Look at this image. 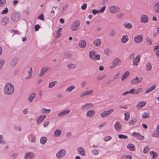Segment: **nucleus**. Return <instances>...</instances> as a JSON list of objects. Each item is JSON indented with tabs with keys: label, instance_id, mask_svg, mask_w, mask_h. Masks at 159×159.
<instances>
[{
	"label": "nucleus",
	"instance_id": "nucleus-1",
	"mask_svg": "<svg viewBox=\"0 0 159 159\" xmlns=\"http://www.w3.org/2000/svg\"><path fill=\"white\" fill-rule=\"evenodd\" d=\"M15 90L14 85L10 83H7L4 87V93L6 95H10L14 92Z\"/></svg>",
	"mask_w": 159,
	"mask_h": 159
},
{
	"label": "nucleus",
	"instance_id": "nucleus-2",
	"mask_svg": "<svg viewBox=\"0 0 159 159\" xmlns=\"http://www.w3.org/2000/svg\"><path fill=\"white\" fill-rule=\"evenodd\" d=\"M89 54L90 58L93 60H99L100 59V55L96 54L95 51H89Z\"/></svg>",
	"mask_w": 159,
	"mask_h": 159
},
{
	"label": "nucleus",
	"instance_id": "nucleus-3",
	"mask_svg": "<svg viewBox=\"0 0 159 159\" xmlns=\"http://www.w3.org/2000/svg\"><path fill=\"white\" fill-rule=\"evenodd\" d=\"M121 62V60L119 58H115L112 61L111 65L109 66V68L111 69L115 68L116 66L119 65Z\"/></svg>",
	"mask_w": 159,
	"mask_h": 159
},
{
	"label": "nucleus",
	"instance_id": "nucleus-4",
	"mask_svg": "<svg viewBox=\"0 0 159 159\" xmlns=\"http://www.w3.org/2000/svg\"><path fill=\"white\" fill-rule=\"evenodd\" d=\"M80 25V22L79 20H77L73 22L71 26V31H76L79 28V26Z\"/></svg>",
	"mask_w": 159,
	"mask_h": 159
},
{
	"label": "nucleus",
	"instance_id": "nucleus-5",
	"mask_svg": "<svg viewBox=\"0 0 159 159\" xmlns=\"http://www.w3.org/2000/svg\"><path fill=\"white\" fill-rule=\"evenodd\" d=\"M110 12L111 14H116L120 11V8L116 5L111 6L109 8Z\"/></svg>",
	"mask_w": 159,
	"mask_h": 159
},
{
	"label": "nucleus",
	"instance_id": "nucleus-6",
	"mask_svg": "<svg viewBox=\"0 0 159 159\" xmlns=\"http://www.w3.org/2000/svg\"><path fill=\"white\" fill-rule=\"evenodd\" d=\"M114 111V109H111L108 110L104 111L100 113V116L102 118H105L109 116Z\"/></svg>",
	"mask_w": 159,
	"mask_h": 159
},
{
	"label": "nucleus",
	"instance_id": "nucleus-7",
	"mask_svg": "<svg viewBox=\"0 0 159 159\" xmlns=\"http://www.w3.org/2000/svg\"><path fill=\"white\" fill-rule=\"evenodd\" d=\"M66 152L64 149L59 150L56 154V157L58 159H60L64 157L66 155Z\"/></svg>",
	"mask_w": 159,
	"mask_h": 159
},
{
	"label": "nucleus",
	"instance_id": "nucleus-8",
	"mask_svg": "<svg viewBox=\"0 0 159 159\" xmlns=\"http://www.w3.org/2000/svg\"><path fill=\"white\" fill-rule=\"evenodd\" d=\"M20 14L19 12H15L11 15V19L14 22L18 21L20 19Z\"/></svg>",
	"mask_w": 159,
	"mask_h": 159
},
{
	"label": "nucleus",
	"instance_id": "nucleus-9",
	"mask_svg": "<svg viewBox=\"0 0 159 159\" xmlns=\"http://www.w3.org/2000/svg\"><path fill=\"white\" fill-rule=\"evenodd\" d=\"M94 90L92 89H90L80 94V98H83L85 96L88 95H91L94 93Z\"/></svg>",
	"mask_w": 159,
	"mask_h": 159
},
{
	"label": "nucleus",
	"instance_id": "nucleus-10",
	"mask_svg": "<svg viewBox=\"0 0 159 159\" xmlns=\"http://www.w3.org/2000/svg\"><path fill=\"white\" fill-rule=\"evenodd\" d=\"M143 39V36L142 34L137 35L134 37V41L135 43L137 44L142 42Z\"/></svg>",
	"mask_w": 159,
	"mask_h": 159
},
{
	"label": "nucleus",
	"instance_id": "nucleus-11",
	"mask_svg": "<svg viewBox=\"0 0 159 159\" xmlns=\"http://www.w3.org/2000/svg\"><path fill=\"white\" fill-rule=\"evenodd\" d=\"M35 157V155L34 153L28 152H26L24 156V159H34Z\"/></svg>",
	"mask_w": 159,
	"mask_h": 159
},
{
	"label": "nucleus",
	"instance_id": "nucleus-12",
	"mask_svg": "<svg viewBox=\"0 0 159 159\" xmlns=\"http://www.w3.org/2000/svg\"><path fill=\"white\" fill-rule=\"evenodd\" d=\"M77 151L78 154L81 156L85 157L86 155L85 149L82 147H79L77 149Z\"/></svg>",
	"mask_w": 159,
	"mask_h": 159
},
{
	"label": "nucleus",
	"instance_id": "nucleus-13",
	"mask_svg": "<svg viewBox=\"0 0 159 159\" xmlns=\"http://www.w3.org/2000/svg\"><path fill=\"white\" fill-rule=\"evenodd\" d=\"M143 80V78L141 77H138L136 76L133 78L130 81V83L132 84H134L138 83L141 82Z\"/></svg>",
	"mask_w": 159,
	"mask_h": 159
},
{
	"label": "nucleus",
	"instance_id": "nucleus-14",
	"mask_svg": "<svg viewBox=\"0 0 159 159\" xmlns=\"http://www.w3.org/2000/svg\"><path fill=\"white\" fill-rule=\"evenodd\" d=\"M96 111L93 110H89L86 113V116L87 118H92L95 116Z\"/></svg>",
	"mask_w": 159,
	"mask_h": 159
},
{
	"label": "nucleus",
	"instance_id": "nucleus-15",
	"mask_svg": "<svg viewBox=\"0 0 159 159\" xmlns=\"http://www.w3.org/2000/svg\"><path fill=\"white\" fill-rule=\"evenodd\" d=\"M46 116L45 115H40L38 116L36 119V122L37 124L39 125L41 124L43 120L46 118Z\"/></svg>",
	"mask_w": 159,
	"mask_h": 159
},
{
	"label": "nucleus",
	"instance_id": "nucleus-16",
	"mask_svg": "<svg viewBox=\"0 0 159 159\" xmlns=\"http://www.w3.org/2000/svg\"><path fill=\"white\" fill-rule=\"evenodd\" d=\"M93 106V105L92 103H88L86 104L83 105L81 108V109L82 111H84L88 109H89L92 107Z\"/></svg>",
	"mask_w": 159,
	"mask_h": 159
},
{
	"label": "nucleus",
	"instance_id": "nucleus-17",
	"mask_svg": "<svg viewBox=\"0 0 159 159\" xmlns=\"http://www.w3.org/2000/svg\"><path fill=\"white\" fill-rule=\"evenodd\" d=\"M148 17L146 15H142L140 17V21L142 23L145 24L148 21Z\"/></svg>",
	"mask_w": 159,
	"mask_h": 159
},
{
	"label": "nucleus",
	"instance_id": "nucleus-18",
	"mask_svg": "<svg viewBox=\"0 0 159 159\" xmlns=\"http://www.w3.org/2000/svg\"><path fill=\"white\" fill-rule=\"evenodd\" d=\"M70 112V109H67L61 111L57 114L58 117H61L67 115Z\"/></svg>",
	"mask_w": 159,
	"mask_h": 159
},
{
	"label": "nucleus",
	"instance_id": "nucleus-19",
	"mask_svg": "<svg viewBox=\"0 0 159 159\" xmlns=\"http://www.w3.org/2000/svg\"><path fill=\"white\" fill-rule=\"evenodd\" d=\"M62 131L59 129H57L54 130L53 133V136L54 137L58 138L60 137L61 135Z\"/></svg>",
	"mask_w": 159,
	"mask_h": 159
},
{
	"label": "nucleus",
	"instance_id": "nucleus-20",
	"mask_svg": "<svg viewBox=\"0 0 159 159\" xmlns=\"http://www.w3.org/2000/svg\"><path fill=\"white\" fill-rule=\"evenodd\" d=\"M115 129L117 131H120L121 130L122 125L121 123L119 121H116L114 125Z\"/></svg>",
	"mask_w": 159,
	"mask_h": 159
},
{
	"label": "nucleus",
	"instance_id": "nucleus-21",
	"mask_svg": "<svg viewBox=\"0 0 159 159\" xmlns=\"http://www.w3.org/2000/svg\"><path fill=\"white\" fill-rule=\"evenodd\" d=\"M49 68L47 67H42L39 74V77L42 76L45 73L49 70Z\"/></svg>",
	"mask_w": 159,
	"mask_h": 159
},
{
	"label": "nucleus",
	"instance_id": "nucleus-22",
	"mask_svg": "<svg viewBox=\"0 0 159 159\" xmlns=\"http://www.w3.org/2000/svg\"><path fill=\"white\" fill-rule=\"evenodd\" d=\"M129 40V36L127 34L123 35L121 39V42L123 43H126Z\"/></svg>",
	"mask_w": 159,
	"mask_h": 159
},
{
	"label": "nucleus",
	"instance_id": "nucleus-23",
	"mask_svg": "<svg viewBox=\"0 0 159 159\" xmlns=\"http://www.w3.org/2000/svg\"><path fill=\"white\" fill-rule=\"evenodd\" d=\"M140 56L139 55H137L133 60V65L134 66H137L138 65V63L140 61Z\"/></svg>",
	"mask_w": 159,
	"mask_h": 159
},
{
	"label": "nucleus",
	"instance_id": "nucleus-24",
	"mask_svg": "<svg viewBox=\"0 0 159 159\" xmlns=\"http://www.w3.org/2000/svg\"><path fill=\"white\" fill-rule=\"evenodd\" d=\"M79 46L81 48H85L87 46L86 42L84 40H80L79 42Z\"/></svg>",
	"mask_w": 159,
	"mask_h": 159
},
{
	"label": "nucleus",
	"instance_id": "nucleus-25",
	"mask_svg": "<svg viewBox=\"0 0 159 159\" xmlns=\"http://www.w3.org/2000/svg\"><path fill=\"white\" fill-rule=\"evenodd\" d=\"M133 136L137 137L138 139L141 140H143L144 139L143 136L141 135L139 133L136 132H134L132 133Z\"/></svg>",
	"mask_w": 159,
	"mask_h": 159
},
{
	"label": "nucleus",
	"instance_id": "nucleus-26",
	"mask_svg": "<svg viewBox=\"0 0 159 159\" xmlns=\"http://www.w3.org/2000/svg\"><path fill=\"white\" fill-rule=\"evenodd\" d=\"M123 25L125 28L128 29H131L133 26L131 23L127 21L124 22L123 24Z\"/></svg>",
	"mask_w": 159,
	"mask_h": 159
},
{
	"label": "nucleus",
	"instance_id": "nucleus-27",
	"mask_svg": "<svg viewBox=\"0 0 159 159\" xmlns=\"http://www.w3.org/2000/svg\"><path fill=\"white\" fill-rule=\"evenodd\" d=\"M36 93L35 92H33L28 97V100L29 102H32L34 99L35 98Z\"/></svg>",
	"mask_w": 159,
	"mask_h": 159
},
{
	"label": "nucleus",
	"instance_id": "nucleus-28",
	"mask_svg": "<svg viewBox=\"0 0 159 159\" xmlns=\"http://www.w3.org/2000/svg\"><path fill=\"white\" fill-rule=\"evenodd\" d=\"M138 122V120L136 118H134L130 120L128 122V125L129 126L137 124Z\"/></svg>",
	"mask_w": 159,
	"mask_h": 159
},
{
	"label": "nucleus",
	"instance_id": "nucleus-29",
	"mask_svg": "<svg viewBox=\"0 0 159 159\" xmlns=\"http://www.w3.org/2000/svg\"><path fill=\"white\" fill-rule=\"evenodd\" d=\"M156 86L157 85L156 84H154L150 87L149 88H147L146 89L145 92V93L147 94L150 92H151L156 88Z\"/></svg>",
	"mask_w": 159,
	"mask_h": 159
},
{
	"label": "nucleus",
	"instance_id": "nucleus-30",
	"mask_svg": "<svg viewBox=\"0 0 159 159\" xmlns=\"http://www.w3.org/2000/svg\"><path fill=\"white\" fill-rule=\"evenodd\" d=\"M127 148L130 151H134L135 150L134 145L132 143H128L127 145Z\"/></svg>",
	"mask_w": 159,
	"mask_h": 159
},
{
	"label": "nucleus",
	"instance_id": "nucleus-31",
	"mask_svg": "<svg viewBox=\"0 0 159 159\" xmlns=\"http://www.w3.org/2000/svg\"><path fill=\"white\" fill-rule=\"evenodd\" d=\"M75 89V86L73 85H71L67 87V88L65 89V91L67 93H70L71 92Z\"/></svg>",
	"mask_w": 159,
	"mask_h": 159
},
{
	"label": "nucleus",
	"instance_id": "nucleus-32",
	"mask_svg": "<svg viewBox=\"0 0 159 159\" xmlns=\"http://www.w3.org/2000/svg\"><path fill=\"white\" fill-rule=\"evenodd\" d=\"M48 138L45 136H42L40 139V143L42 145L45 144L47 142Z\"/></svg>",
	"mask_w": 159,
	"mask_h": 159
},
{
	"label": "nucleus",
	"instance_id": "nucleus-33",
	"mask_svg": "<svg viewBox=\"0 0 159 159\" xmlns=\"http://www.w3.org/2000/svg\"><path fill=\"white\" fill-rule=\"evenodd\" d=\"M94 45L96 47H99L101 43V40L99 39H96L93 41Z\"/></svg>",
	"mask_w": 159,
	"mask_h": 159
},
{
	"label": "nucleus",
	"instance_id": "nucleus-34",
	"mask_svg": "<svg viewBox=\"0 0 159 159\" xmlns=\"http://www.w3.org/2000/svg\"><path fill=\"white\" fill-rule=\"evenodd\" d=\"M51 111V110L50 109H47L44 107H43L40 110V112L42 114H45L49 113Z\"/></svg>",
	"mask_w": 159,
	"mask_h": 159
},
{
	"label": "nucleus",
	"instance_id": "nucleus-35",
	"mask_svg": "<svg viewBox=\"0 0 159 159\" xmlns=\"http://www.w3.org/2000/svg\"><path fill=\"white\" fill-rule=\"evenodd\" d=\"M9 19L8 17L5 16L1 20V23L2 25H5L9 22Z\"/></svg>",
	"mask_w": 159,
	"mask_h": 159
},
{
	"label": "nucleus",
	"instance_id": "nucleus-36",
	"mask_svg": "<svg viewBox=\"0 0 159 159\" xmlns=\"http://www.w3.org/2000/svg\"><path fill=\"white\" fill-rule=\"evenodd\" d=\"M129 71H127L125 72L122 75L121 77V81H123L127 78L129 76Z\"/></svg>",
	"mask_w": 159,
	"mask_h": 159
},
{
	"label": "nucleus",
	"instance_id": "nucleus-37",
	"mask_svg": "<svg viewBox=\"0 0 159 159\" xmlns=\"http://www.w3.org/2000/svg\"><path fill=\"white\" fill-rule=\"evenodd\" d=\"M146 102L145 101L141 102L138 103L136 105V107L137 108L140 109L144 107L146 105Z\"/></svg>",
	"mask_w": 159,
	"mask_h": 159
},
{
	"label": "nucleus",
	"instance_id": "nucleus-38",
	"mask_svg": "<svg viewBox=\"0 0 159 159\" xmlns=\"http://www.w3.org/2000/svg\"><path fill=\"white\" fill-rule=\"evenodd\" d=\"M150 157L152 159H155L157 157V154L153 151H151L150 152Z\"/></svg>",
	"mask_w": 159,
	"mask_h": 159
},
{
	"label": "nucleus",
	"instance_id": "nucleus-39",
	"mask_svg": "<svg viewBox=\"0 0 159 159\" xmlns=\"http://www.w3.org/2000/svg\"><path fill=\"white\" fill-rule=\"evenodd\" d=\"M146 70L148 71H150L152 70V66L151 63H147L145 65Z\"/></svg>",
	"mask_w": 159,
	"mask_h": 159
},
{
	"label": "nucleus",
	"instance_id": "nucleus-40",
	"mask_svg": "<svg viewBox=\"0 0 159 159\" xmlns=\"http://www.w3.org/2000/svg\"><path fill=\"white\" fill-rule=\"evenodd\" d=\"M149 116V112L148 111L143 112L142 115V117L143 119L148 118Z\"/></svg>",
	"mask_w": 159,
	"mask_h": 159
},
{
	"label": "nucleus",
	"instance_id": "nucleus-41",
	"mask_svg": "<svg viewBox=\"0 0 159 159\" xmlns=\"http://www.w3.org/2000/svg\"><path fill=\"white\" fill-rule=\"evenodd\" d=\"M76 66V64L72 62L68 64L67 67L69 69H71L75 68Z\"/></svg>",
	"mask_w": 159,
	"mask_h": 159
},
{
	"label": "nucleus",
	"instance_id": "nucleus-42",
	"mask_svg": "<svg viewBox=\"0 0 159 159\" xmlns=\"http://www.w3.org/2000/svg\"><path fill=\"white\" fill-rule=\"evenodd\" d=\"M125 118L124 120L125 121L128 120L130 118V113L128 112H125L124 113Z\"/></svg>",
	"mask_w": 159,
	"mask_h": 159
},
{
	"label": "nucleus",
	"instance_id": "nucleus-43",
	"mask_svg": "<svg viewBox=\"0 0 159 159\" xmlns=\"http://www.w3.org/2000/svg\"><path fill=\"white\" fill-rule=\"evenodd\" d=\"M104 54L107 56H109L111 53V50L109 48H106L104 50Z\"/></svg>",
	"mask_w": 159,
	"mask_h": 159
},
{
	"label": "nucleus",
	"instance_id": "nucleus-44",
	"mask_svg": "<svg viewBox=\"0 0 159 159\" xmlns=\"http://www.w3.org/2000/svg\"><path fill=\"white\" fill-rule=\"evenodd\" d=\"M62 29V28H60L58 29L57 31V36L56 37L57 39H58L61 36V35Z\"/></svg>",
	"mask_w": 159,
	"mask_h": 159
},
{
	"label": "nucleus",
	"instance_id": "nucleus-45",
	"mask_svg": "<svg viewBox=\"0 0 159 159\" xmlns=\"http://www.w3.org/2000/svg\"><path fill=\"white\" fill-rule=\"evenodd\" d=\"M57 82L56 81H52L50 82L48 84V88H51L53 87L55 84H57Z\"/></svg>",
	"mask_w": 159,
	"mask_h": 159
},
{
	"label": "nucleus",
	"instance_id": "nucleus-46",
	"mask_svg": "<svg viewBox=\"0 0 159 159\" xmlns=\"http://www.w3.org/2000/svg\"><path fill=\"white\" fill-rule=\"evenodd\" d=\"M33 73L32 68V67L30 68V70L28 71V76L26 77V79H29L32 76Z\"/></svg>",
	"mask_w": 159,
	"mask_h": 159
},
{
	"label": "nucleus",
	"instance_id": "nucleus-47",
	"mask_svg": "<svg viewBox=\"0 0 159 159\" xmlns=\"http://www.w3.org/2000/svg\"><path fill=\"white\" fill-rule=\"evenodd\" d=\"M154 11L156 12L159 13V2H157L155 4Z\"/></svg>",
	"mask_w": 159,
	"mask_h": 159
},
{
	"label": "nucleus",
	"instance_id": "nucleus-48",
	"mask_svg": "<svg viewBox=\"0 0 159 159\" xmlns=\"http://www.w3.org/2000/svg\"><path fill=\"white\" fill-rule=\"evenodd\" d=\"M91 152L92 155L97 156L98 154L99 151L97 149H94L92 150Z\"/></svg>",
	"mask_w": 159,
	"mask_h": 159
},
{
	"label": "nucleus",
	"instance_id": "nucleus-49",
	"mask_svg": "<svg viewBox=\"0 0 159 159\" xmlns=\"http://www.w3.org/2000/svg\"><path fill=\"white\" fill-rule=\"evenodd\" d=\"M146 41L147 44L149 45H151L152 44V39L149 37H147L146 38Z\"/></svg>",
	"mask_w": 159,
	"mask_h": 159
},
{
	"label": "nucleus",
	"instance_id": "nucleus-50",
	"mask_svg": "<svg viewBox=\"0 0 159 159\" xmlns=\"http://www.w3.org/2000/svg\"><path fill=\"white\" fill-rule=\"evenodd\" d=\"M111 139H112L111 137V136H105L103 138V139L106 142H108V141H110V140H111Z\"/></svg>",
	"mask_w": 159,
	"mask_h": 159
},
{
	"label": "nucleus",
	"instance_id": "nucleus-51",
	"mask_svg": "<svg viewBox=\"0 0 159 159\" xmlns=\"http://www.w3.org/2000/svg\"><path fill=\"white\" fill-rule=\"evenodd\" d=\"M135 93H134V94H137L143 91V88H139L135 90Z\"/></svg>",
	"mask_w": 159,
	"mask_h": 159
},
{
	"label": "nucleus",
	"instance_id": "nucleus-52",
	"mask_svg": "<svg viewBox=\"0 0 159 159\" xmlns=\"http://www.w3.org/2000/svg\"><path fill=\"white\" fill-rule=\"evenodd\" d=\"M17 61V60L16 58H14L13 59L11 62V64L12 66H14L16 65Z\"/></svg>",
	"mask_w": 159,
	"mask_h": 159
},
{
	"label": "nucleus",
	"instance_id": "nucleus-53",
	"mask_svg": "<svg viewBox=\"0 0 159 159\" xmlns=\"http://www.w3.org/2000/svg\"><path fill=\"white\" fill-rule=\"evenodd\" d=\"M159 132L156 130L155 131L153 132L152 134V136L157 138L159 137Z\"/></svg>",
	"mask_w": 159,
	"mask_h": 159
},
{
	"label": "nucleus",
	"instance_id": "nucleus-54",
	"mask_svg": "<svg viewBox=\"0 0 159 159\" xmlns=\"http://www.w3.org/2000/svg\"><path fill=\"white\" fill-rule=\"evenodd\" d=\"M124 13L123 12H120L116 15V16L118 19H120L123 18L124 16Z\"/></svg>",
	"mask_w": 159,
	"mask_h": 159
},
{
	"label": "nucleus",
	"instance_id": "nucleus-55",
	"mask_svg": "<svg viewBox=\"0 0 159 159\" xmlns=\"http://www.w3.org/2000/svg\"><path fill=\"white\" fill-rule=\"evenodd\" d=\"M118 137L120 139H126L128 138V136L127 135H124L122 134H118Z\"/></svg>",
	"mask_w": 159,
	"mask_h": 159
},
{
	"label": "nucleus",
	"instance_id": "nucleus-56",
	"mask_svg": "<svg viewBox=\"0 0 159 159\" xmlns=\"http://www.w3.org/2000/svg\"><path fill=\"white\" fill-rule=\"evenodd\" d=\"M132 158V157L131 155H124L122 156L121 158L124 159V158H129V159H131Z\"/></svg>",
	"mask_w": 159,
	"mask_h": 159
},
{
	"label": "nucleus",
	"instance_id": "nucleus-57",
	"mask_svg": "<svg viewBox=\"0 0 159 159\" xmlns=\"http://www.w3.org/2000/svg\"><path fill=\"white\" fill-rule=\"evenodd\" d=\"M5 63V61L3 59L0 60V69H1Z\"/></svg>",
	"mask_w": 159,
	"mask_h": 159
},
{
	"label": "nucleus",
	"instance_id": "nucleus-58",
	"mask_svg": "<svg viewBox=\"0 0 159 159\" xmlns=\"http://www.w3.org/2000/svg\"><path fill=\"white\" fill-rule=\"evenodd\" d=\"M3 138V136L2 135H0V144H5V143Z\"/></svg>",
	"mask_w": 159,
	"mask_h": 159
},
{
	"label": "nucleus",
	"instance_id": "nucleus-59",
	"mask_svg": "<svg viewBox=\"0 0 159 159\" xmlns=\"http://www.w3.org/2000/svg\"><path fill=\"white\" fill-rule=\"evenodd\" d=\"M6 3V0H0V7H3Z\"/></svg>",
	"mask_w": 159,
	"mask_h": 159
},
{
	"label": "nucleus",
	"instance_id": "nucleus-60",
	"mask_svg": "<svg viewBox=\"0 0 159 159\" xmlns=\"http://www.w3.org/2000/svg\"><path fill=\"white\" fill-rule=\"evenodd\" d=\"M15 129L16 130L19 131H20L22 130V129L20 125H16L15 127Z\"/></svg>",
	"mask_w": 159,
	"mask_h": 159
},
{
	"label": "nucleus",
	"instance_id": "nucleus-61",
	"mask_svg": "<svg viewBox=\"0 0 159 159\" xmlns=\"http://www.w3.org/2000/svg\"><path fill=\"white\" fill-rule=\"evenodd\" d=\"M30 137L31 142L33 143L35 142L36 140L35 136L34 135H32L30 136Z\"/></svg>",
	"mask_w": 159,
	"mask_h": 159
},
{
	"label": "nucleus",
	"instance_id": "nucleus-62",
	"mask_svg": "<svg viewBox=\"0 0 159 159\" xmlns=\"http://www.w3.org/2000/svg\"><path fill=\"white\" fill-rule=\"evenodd\" d=\"M87 7V4L86 3H84L81 5V9L83 10H84L86 9Z\"/></svg>",
	"mask_w": 159,
	"mask_h": 159
},
{
	"label": "nucleus",
	"instance_id": "nucleus-63",
	"mask_svg": "<svg viewBox=\"0 0 159 159\" xmlns=\"http://www.w3.org/2000/svg\"><path fill=\"white\" fill-rule=\"evenodd\" d=\"M106 8V6H104L102 7V8L98 10L99 13H103L104 11L105 10Z\"/></svg>",
	"mask_w": 159,
	"mask_h": 159
},
{
	"label": "nucleus",
	"instance_id": "nucleus-64",
	"mask_svg": "<svg viewBox=\"0 0 159 159\" xmlns=\"http://www.w3.org/2000/svg\"><path fill=\"white\" fill-rule=\"evenodd\" d=\"M106 123L105 122L102 123L98 125V128L99 129H102L106 125Z\"/></svg>",
	"mask_w": 159,
	"mask_h": 159
}]
</instances>
